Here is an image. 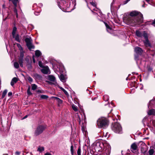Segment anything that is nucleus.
<instances>
[{"instance_id": "nucleus-1", "label": "nucleus", "mask_w": 155, "mask_h": 155, "mask_svg": "<svg viewBox=\"0 0 155 155\" xmlns=\"http://www.w3.org/2000/svg\"><path fill=\"white\" fill-rule=\"evenodd\" d=\"M143 21V15L137 11L130 12V15L125 16L123 18V21L124 23L132 26L139 25Z\"/></svg>"}, {"instance_id": "nucleus-2", "label": "nucleus", "mask_w": 155, "mask_h": 155, "mask_svg": "<svg viewBox=\"0 0 155 155\" xmlns=\"http://www.w3.org/2000/svg\"><path fill=\"white\" fill-rule=\"evenodd\" d=\"M94 148L95 151L97 152H101L104 147V153L102 155H110L111 151V147L110 145L106 143L105 144L102 143L97 142L94 144Z\"/></svg>"}, {"instance_id": "nucleus-3", "label": "nucleus", "mask_w": 155, "mask_h": 155, "mask_svg": "<svg viewBox=\"0 0 155 155\" xmlns=\"http://www.w3.org/2000/svg\"><path fill=\"white\" fill-rule=\"evenodd\" d=\"M112 130L115 133L117 134H122V129L120 124L118 123L113 124L111 126Z\"/></svg>"}, {"instance_id": "nucleus-4", "label": "nucleus", "mask_w": 155, "mask_h": 155, "mask_svg": "<svg viewBox=\"0 0 155 155\" xmlns=\"http://www.w3.org/2000/svg\"><path fill=\"white\" fill-rule=\"evenodd\" d=\"M97 125L98 128H104L108 125V121L104 117L99 118L97 120Z\"/></svg>"}, {"instance_id": "nucleus-5", "label": "nucleus", "mask_w": 155, "mask_h": 155, "mask_svg": "<svg viewBox=\"0 0 155 155\" xmlns=\"http://www.w3.org/2000/svg\"><path fill=\"white\" fill-rule=\"evenodd\" d=\"M46 127L45 126L39 125L38 126L35 132V134L38 136L41 134L46 128Z\"/></svg>"}, {"instance_id": "nucleus-6", "label": "nucleus", "mask_w": 155, "mask_h": 155, "mask_svg": "<svg viewBox=\"0 0 155 155\" xmlns=\"http://www.w3.org/2000/svg\"><path fill=\"white\" fill-rule=\"evenodd\" d=\"M25 41L26 43V45L28 48L29 49H33L34 46L32 44V40L31 37H27L25 39Z\"/></svg>"}, {"instance_id": "nucleus-7", "label": "nucleus", "mask_w": 155, "mask_h": 155, "mask_svg": "<svg viewBox=\"0 0 155 155\" xmlns=\"http://www.w3.org/2000/svg\"><path fill=\"white\" fill-rule=\"evenodd\" d=\"M134 50L135 52L137 54V55H135V60H137L138 57V55H141L143 52V51L141 48L139 47H136L135 48Z\"/></svg>"}, {"instance_id": "nucleus-8", "label": "nucleus", "mask_w": 155, "mask_h": 155, "mask_svg": "<svg viewBox=\"0 0 155 155\" xmlns=\"http://www.w3.org/2000/svg\"><path fill=\"white\" fill-rule=\"evenodd\" d=\"M16 31L17 28L15 27H14L12 32V34L13 38L15 39V40L16 41L20 42V40L18 34H17L16 35H15Z\"/></svg>"}, {"instance_id": "nucleus-9", "label": "nucleus", "mask_w": 155, "mask_h": 155, "mask_svg": "<svg viewBox=\"0 0 155 155\" xmlns=\"http://www.w3.org/2000/svg\"><path fill=\"white\" fill-rule=\"evenodd\" d=\"M9 1H12L13 4H14L15 7L14 8V12L15 13L16 15V17H18V14L17 13V10L16 7L17 6V3L18 2V0H9Z\"/></svg>"}, {"instance_id": "nucleus-10", "label": "nucleus", "mask_w": 155, "mask_h": 155, "mask_svg": "<svg viewBox=\"0 0 155 155\" xmlns=\"http://www.w3.org/2000/svg\"><path fill=\"white\" fill-rule=\"evenodd\" d=\"M41 71L43 74H48L50 73L49 68L47 66L43 67V68L41 70Z\"/></svg>"}, {"instance_id": "nucleus-11", "label": "nucleus", "mask_w": 155, "mask_h": 155, "mask_svg": "<svg viewBox=\"0 0 155 155\" xmlns=\"http://www.w3.org/2000/svg\"><path fill=\"white\" fill-rule=\"evenodd\" d=\"M76 5V0H74V1L71 4H70L68 8H70L71 11L73 10L75 8V6Z\"/></svg>"}, {"instance_id": "nucleus-12", "label": "nucleus", "mask_w": 155, "mask_h": 155, "mask_svg": "<svg viewBox=\"0 0 155 155\" xmlns=\"http://www.w3.org/2000/svg\"><path fill=\"white\" fill-rule=\"evenodd\" d=\"M137 149V146L136 143H133L131 146V150L133 152H136Z\"/></svg>"}, {"instance_id": "nucleus-13", "label": "nucleus", "mask_w": 155, "mask_h": 155, "mask_svg": "<svg viewBox=\"0 0 155 155\" xmlns=\"http://www.w3.org/2000/svg\"><path fill=\"white\" fill-rule=\"evenodd\" d=\"M48 79L50 81L54 82V84H57V82L56 81L55 77L52 75H49L48 76Z\"/></svg>"}, {"instance_id": "nucleus-14", "label": "nucleus", "mask_w": 155, "mask_h": 155, "mask_svg": "<svg viewBox=\"0 0 155 155\" xmlns=\"http://www.w3.org/2000/svg\"><path fill=\"white\" fill-rule=\"evenodd\" d=\"M151 128L153 132L155 133V120H152L150 121Z\"/></svg>"}, {"instance_id": "nucleus-15", "label": "nucleus", "mask_w": 155, "mask_h": 155, "mask_svg": "<svg viewBox=\"0 0 155 155\" xmlns=\"http://www.w3.org/2000/svg\"><path fill=\"white\" fill-rule=\"evenodd\" d=\"M18 80V79L17 78L14 77L12 80L11 84L12 86H13L15 83H16Z\"/></svg>"}, {"instance_id": "nucleus-16", "label": "nucleus", "mask_w": 155, "mask_h": 155, "mask_svg": "<svg viewBox=\"0 0 155 155\" xmlns=\"http://www.w3.org/2000/svg\"><path fill=\"white\" fill-rule=\"evenodd\" d=\"M143 42L146 47H150L151 46V44L148 39L143 41Z\"/></svg>"}, {"instance_id": "nucleus-17", "label": "nucleus", "mask_w": 155, "mask_h": 155, "mask_svg": "<svg viewBox=\"0 0 155 155\" xmlns=\"http://www.w3.org/2000/svg\"><path fill=\"white\" fill-rule=\"evenodd\" d=\"M23 58H18V62L21 67H23Z\"/></svg>"}, {"instance_id": "nucleus-18", "label": "nucleus", "mask_w": 155, "mask_h": 155, "mask_svg": "<svg viewBox=\"0 0 155 155\" xmlns=\"http://www.w3.org/2000/svg\"><path fill=\"white\" fill-rule=\"evenodd\" d=\"M105 24L107 30V31L109 32L110 33L112 31V29L106 23H105Z\"/></svg>"}, {"instance_id": "nucleus-19", "label": "nucleus", "mask_w": 155, "mask_h": 155, "mask_svg": "<svg viewBox=\"0 0 155 155\" xmlns=\"http://www.w3.org/2000/svg\"><path fill=\"white\" fill-rule=\"evenodd\" d=\"M155 104V100H151L149 102V104L148 105V107L149 108H151V106L152 104Z\"/></svg>"}, {"instance_id": "nucleus-20", "label": "nucleus", "mask_w": 155, "mask_h": 155, "mask_svg": "<svg viewBox=\"0 0 155 155\" xmlns=\"http://www.w3.org/2000/svg\"><path fill=\"white\" fill-rule=\"evenodd\" d=\"M148 114L149 115H154L155 114V110L154 109L150 110L148 112Z\"/></svg>"}, {"instance_id": "nucleus-21", "label": "nucleus", "mask_w": 155, "mask_h": 155, "mask_svg": "<svg viewBox=\"0 0 155 155\" xmlns=\"http://www.w3.org/2000/svg\"><path fill=\"white\" fill-rule=\"evenodd\" d=\"M61 81L63 82L65 81V79L64 76L62 74H61L59 77Z\"/></svg>"}, {"instance_id": "nucleus-22", "label": "nucleus", "mask_w": 155, "mask_h": 155, "mask_svg": "<svg viewBox=\"0 0 155 155\" xmlns=\"http://www.w3.org/2000/svg\"><path fill=\"white\" fill-rule=\"evenodd\" d=\"M136 35L139 37H142L143 32H141L139 31H137L136 32Z\"/></svg>"}, {"instance_id": "nucleus-23", "label": "nucleus", "mask_w": 155, "mask_h": 155, "mask_svg": "<svg viewBox=\"0 0 155 155\" xmlns=\"http://www.w3.org/2000/svg\"><path fill=\"white\" fill-rule=\"evenodd\" d=\"M41 52L39 50H36L35 52V55L37 57H39L41 55Z\"/></svg>"}, {"instance_id": "nucleus-24", "label": "nucleus", "mask_w": 155, "mask_h": 155, "mask_svg": "<svg viewBox=\"0 0 155 155\" xmlns=\"http://www.w3.org/2000/svg\"><path fill=\"white\" fill-rule=\"evenodd\" d=\"M142 37L144 38L145 40L148 39L147 34L145 31H143V32Z\"/></svg>"}, {"instance_id": "nucleus-25", "label": "nucleus", "mask_w": 155, "mask_h": 155, "mask_svg": "<svg viewBox=\"0 0 155 155\" xmlns=\"http://www.w3.org/2000/svg\"><path fill=\"white\" fill-rule=\"evenodd\" d=\"M58 87L63 91L66 95L67 96L69 95V94L68 92L63 87H61L60 86H58Z\"/></svg>"}, {"instance_id": "nucleus-26", "label": "nucleus", "mask_w": 155, "mask_h": 155, "mask_svg": "<svg viewBox=\"0 0 155 155\" xmlns=\"http://www.w3.org/2000/svg\"><path fill=\"white\" fill-rule=\"evenodd\" d=\"M44 150V148L43 147L39 146L37 150L38 151H39L40 152H41Z\"/></svg>"}, {"instance_id": "nucleus-27", "label": "nucleus", "mask_w": 155, "mask_h": 155, "mask_svg": "<svg viewBox=\"0 0 155 155\" xmlns=\"http://www.w3.org/2000/svg\"><path fill=\"white\" fill-rule=\"evenodd\" d=\"M8 92V91L7 89L5 90L3 92L2 95V98H4L5 96V95L6 94L7 92Z\"/></svg>"}, {"instance_id": "nucleus-28", "label": "nucleus", "mask_w": 155, "mask_h": 155, "mask_svg": "<svg viewBox=\"0 0 155 155\" xmlns=\"http://www.w3.org/2000/svg\"><path fill=\"white\" fill-rule=\"evenodd\" d=\"M14 67L15 68H18L19 67V64L17 62H15L14 64Z\"/></svg>"}, {"instance_id": "nucleus-29", "label": "nucleus", "mask_w": 155, "mask_h": 155, "mask_svg": "<svg viewBox=\"0 0 155 155\" xmlns=\"http://www.w3.org/2000/svg\"><path fill=\"white\" fill-rule=\"evenodd\" d=\"M37 87V86L35 84H33L31 85V89L33 90H36Z\"/></svg>"}, {"instance_id": "nucleus-30", "label": "nucleus", "mask_w": 155, "mask_h": 155, "mask_svg": "<svg viewBox=\"0 0 155 155\" xmlns=\"http://www.w3.org/2000/svg\"><path fill=\"white\" fill-rule=\"evenodd\" d=\"M73 109L75 111H77L78 110V107L76 105L73 104L72 106Z\"/></svg>"}, {"instance_id": "nucleus-31", "label": "nucleus", "mask_w": 155, "mask_h": 155, "mask_svg": "<svg viewBox=\"0 0 155 155\" xmlns=\"http://www.w3.org/2000/svg\"><path fill=\"white\" fill-rule=\"evenodd\" d=\"M24 52L23 51H20V56L18 58H24Z\"/></svg>"}, {"instance_id": "nucleus-32", "label": "nucleus", "mask_w": 155, "mask_h": 155, "mask_svg": "<svg viewBox=\"0 0 155 155\" xmlns=\"http://www.w3.org/2000/svg\"><path fill=\"white\" fill-rule=\"evenodd\" d=\"M53 97L56 99L58 102L59 103L61 104L62 103V101L59 98L57 97Z\"/></svg>"}, {"instance_id": "nucleus-33", "label": "nucleus", "mask_w": 155, "mask_h": 155, "mask_svg": "<svg viewBox=\"0 0 155 155\" xmlns=\"http://www.w3.org/2000/svg\"><path fill=\"white\" fill-rule=\"evenodd\" d=\"M17 46L19 50H20V51H23V49L22 48V47L21 46V45L19 44H17Z\"/></svg>"}, {"instance_id": "nucleus-34", "label": "nucleus", "mask_w": 155, "mask_h": 155, "mask_svg": "<svg viewBox=\"0 0 155 155\" xmlns=\"http://www.w3.org/2000/svg\"><path fill=\"white\" fill-rule=\"evenodd\" d=\"M90 4H91L94 7H95V8H94L93 9L94 10H96V4L94 2H90Z\"/></svg>"}, {"instance_id": "nucleus-35", "label": "nucleus", "mask_w": 155, "mask_h": 155, "mask_svg": "<svg viewBox=\"0 0 155 155\" xmlns=\"http://www.w3.org/2000/svg\"><path fill=\"white\" fill-rule=\"evenodd\" d=\"M148 152L150 155H152L154 153V150L153 149H150L149 150Z\"/></svg>"}, {"instance_id": "nucleus-36", "label": "nucleus", "mask_w": 155, "mask_h": 155, "mask_svg": "<svg viewBox=\"0 0 155 155\" xmlns=\"http://www.w3.org/2000/svg\"><path fill=\"white\" fill-rule=\"evenodd\" d=\"M48 97V96L44 95H42L41 96V98L43 99H47Z\"/></svg>"}, {"instance_id": "nucleus-37", "label": "nucleus", "mask_w": 155, "mask_h": 155, "mask_svg": "<svg viewBox=\"0 0 155 155\" xmlns=\"http://www.w3.org/2000/svg\"><path fill=\"white\" fill-rule=\"evenodd\" d=\"M74 147L73 145H71V152L72 155H73L74 153Z\"/></svg>"}, {"instance_id": "nucleus-38", "label": "nucleus", "mask_w": 155, "mask_h": 155, "mask_svg": "<svg viewBox=\"0 0 155 155\" xmlns=\"http://www.w3.org/2000/svg\"><path fill=\"white\" fill-rule=\"evenodd\" d=\"M30 87H28L27 91L28 94L29 95H31V93L30 92Z\"/></svg>"}, {"instance_id": "nucleus-39", "label": "nucleus", "mask_w": 155, "mask_h": 155, "mask_svg": "<svg viewBox=\"0 0 155 155\" xmlns=\"http://www.w3.org/2000/svg\"><path fill=\"white\" fill-rule=\"evenodd\" d=\"M27 79L30 83L32 82L33 81L32 79L30 77H28L27 78Z\"/></svg>"}, {"instance_id": "nucleus-40", "label": "nucleus", "mask_w": 155, "mask_h": 155, "mask_svg": "<svg viewBox=\"0 0 155 155\" xmlns=\"http://www.w3.org/2000/svg\"><path fill=\"white\" fill-rule=\"evenodd\" d=\"M38 65L40 67H41V68L43 67L42 63L41 61H39Z\"/></svg>"}, {"instance_id": "nucleus-41", "label": "nucleus", "mask_w": 155, "mask_h": 155, "mask_svg": "<svg viewBox=\"0 0 155 155\" xmlns=\"http://www.w3.org/2000/svg\"><path fill=\"white\" fill-rule=\"evenodd\" d=\"M81 149L80 148H78L77 151V154L78 155H81Z\"/></svg>"}, {"instance_id": "nucleus-42", "label": "nucleus", "mask_w": 155, "mask_h": 155, "mask_svg": "<svg viewBox=\"0 0 155 155\" xmlns=\"http://www.w3.org/2000/svg\"><path fill=\"white\" fill-rule=\"evenodd\" d=\"M130 0H126L125 1H124V3L123 4V5H125L126 4H127L128 2H129Z\"/></svg>"}, {"instance_id": "nucleus-43", "label": "nucleus", "mask_w": 155, "mask_h": 155, "mask_svg": "<svg viewBox=\"0 0 155 155\" xmlns=\"http://www.w3.org/2000/svg\"><path fill=\"white\" fill-rule=\"evenodd\" d=\"M104 98L107 97V99H106V100H105V101H108L109 100V98H108V96L107 95H104Z\"/></svg>"}, {"instance_id": "nucleus-44", "label": "nucleus", "mask_w": 155, "mask_h": 155, "mask_svg": "<svg viewBox=\"0 0 155 155\" xmlns=\"http://www.w3.org/2000/svg\"><path fill=\"white\" fill-rule=\"evenodd\" d=\"M21 153V152L18 151H16L15 153V155H19Z\"/></svg>"}, {"instance_id": "nucleus-45", "label": "nucleus", "mask_w": 155, "mask_h": 155, "mask_svg": "<svg viewBox=\"0 0 155 155\" xmlns=\"http://www.w3.org/2000/svg\"><path fill=\"white\" fill-rule=\"evenodd\" d=\"M12 92H8V96H12Z\"/></svg>"}, {"instance_id": "nucleus-46", "label": "nucleus", "mask_w": 155, "mask_h": 155, "mask_svg": "<svg viewBox=\"0 0 155 155\" xmlns=\"http://www.w3.org/2000/svg\"><path fill=\"white\" fill-rule=\"evenodd\" d=\"M78 117H79V120H78V121L79 122V124H80L81 121V120H82V119H83V117H82V119L81 120V117H80V116H78Z\"/></svg>"}, {"instance_id": "nucleus-47", "label": "nucleus", "mask_w": 155, "mask_h": 155, "mask_svg": "<svg viewBox=\"0 0 155 155\" xmlns=\"http://www.w3.org/2000/svg\"><path fill=\"white\" fill-rule=\"evenodd\" d=\"M37 92L39 93H42V91L41 90H38L37 91Z\"/></svg>"}, {"instance_id": "nucleus-48", "label": "nucleus", "mask_w": 155, "mask_h": 155, "mask_svg": "<svg viewBox=\"0 0 155 155\" xmlns=\"http://www.w3.org/2000/svg\"><path fill=\"white\" fill-rule=\"evenodd\" d=\"M45 155H51V154L49 153H47L45 154Z\"/></svg>"}, {"instance_id": "nucleus-49", "label": "nucleus", "mask_w": 155, "mask_h": 155, "mask_svg": "<svg viewBox=\"0 0 155 155\" xmlns=\"http://www.w3.org/2000/svg\"><path fill=\"white\" fill-rule=\"evenodd\" d=\"M33 62L34 63H35V59L34 58V57H33Z\"/></svg>"}, {"instance_id": "nucleus-50", "label": "nucleus", "mask_w": 155, "mask_h": 155, "mask_svg": "<svg viewBox=\"0 0 155 155\" xmlns=\"http://www.w3.org/2000/svg\"><path fill=\"white\" fill-rule=\"evenodd\" d=\"M153 25L154 26H155V19L153 21V22L152 23Z\"/></svg>"}, {"instance_id": "nucleus-51", "label": "nucleus", "mask_w": 155, "mask_h": 155, "mask_svg": "<svg viewBox=\"0 0 155 155\" xmlns=\"http://www.w3.org/2000/svg\"><path fill=\"white\" fill-rule=\"evenodd\" d=\"M27 117V116L26 115L23 118V119H25Z\"/></svg>"}, {"instance_id": "nucleus-52", "label": "nucleus", "mask_w": 155, "mask_h": 155, "mask_svg": "<svg viewBox=\"0 0 155 155\" xmlns=\"http://www.w3.org/2000/svg\"><path fill=\"white\" fill-rule=\"evenodd\" d=\"M84 117H83V119H85V115H84Z\"/></svg>"}, {"instance_id": "nucleus-53", "label": "nucleus", "mask_w": 155, "mask_h": 155, "mask_svg": "<svg viewBox=\"0 0 155 155\" xmlns=\"http://www.w3.org/2000/svg\"><path fill=\"white\" fill-rule=\"evenodd\" d=\"M147 2H148L150 1V0H145Z\"/></svg>"}, {"instance_id": "nucleus-54", "label": "nucleus", "mask_w": 155, "mask_h": 155, "mask_svg": "<svg viewBox=\"0 0 155 155\" xmlns=\"http://www.w3.org/2000/svg\"><path fill=\"white\" fill-rule=\"evenodd\" d=\"M55 85H58V86H58V84H55Z\"/></svg>"}, {"instance_id": "nucleus-55", "label": "nucleus", "mask_w": 155, "mask_h": 155, "mask_svg": "<svg viewBox=\"0 0 155 155\" xmlns=\"http://www.w3.org/2000/svg\"><path fill=\"white\" fill-rule=\"evenodd\" d=\"M91 11H92L93 12H94L93 11L91 10Z\"/></svg>"}, {"instance_id": "nucleus-56", "label": "nucleus", "mask_w": 155, "mask_h": 155, "mask_svg": "<svg viewBox=\"0 0 155 155\" xmlns=\"http://www.w3.org/2000/svg\"><path fill=\"white\" fill-rule=\"evenodd\" d=\"M63 1H64V2H65V1H64V0H63Z\"/></svg>"}, {"instance_id": "nucleus-57", "label": "nucleus", "mask_w": 155, "mask_h": 155, "mask_svg": "<svg viewBox=\"0 0 155 155\" xmlns=\"http://www.w3.org/2000/svg\"><path fill=\"white\" fill-rule=\"evenodd\" d=\"M111 103L112 104H113V103Z\"/></svg>"}]
</instances>
